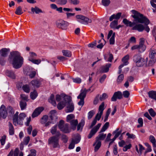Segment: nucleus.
<instances>
[{"mask_svg": "<svg viewBox=\"0 0 156 156\" xmlns=\"http://www.w3.org/2000/svg\"><path fill=\"white\" fill-rule=\"evenodd\" d=\"M9 62L16 69L20 68L22 66L24 59L21 53L17 51H13L10 52L8 59Z\"/></svg>", "mask_w": 156, "mask_h": 156, "instance_id": "obj_1", "label": "nucleus"}, {"mask_svg": "<svg viewBox=\"0 0 156 156\" xmlns=\"http://www.w3.org/2000/svg\"><path fill=\"white\" fill-rule=\"evenodd\" d=\"M131 12L133 14L132 16L135 19V21H136L140 23H144L146 26L144 27V30L147 32H148L150 30L149 27L147 26L150 23L148 19L143 14L135 10H132Z\"/></svg>", "mask_w": 156, "mask_h": 156, "instance_id": "obj_2", "label": "nucleus"}, {"mask_svg": "<svg viewBox=\"0 0 156 156\" xmlns=\"http://www.w3.org/2000/svg\"><path fill=\"white\" fill-rule=\"evenodd\" d=\"M133 60L136 63V66L140 67L144 66L146 62L145 59L141 55L136 54L133 56Z\"/></svg>", "mask_w": 156, "mask_h": 156, "instance_id": "obj_3", "label": "nucleus"}, {"mask_svg": "<svg viewBox=\"0 0 156 156\" xmlns=\"http://www.w3.org/2000/svg\"><path fill=\"white\" fill-rule=\"evenodd\" d=\"M63 98L65 102L68 103L66 112H72L74 110V106L73 103L72 102L70 97L64 95Z\"/></svg>", "mask_w": 156, "mask_h": 156, "instance_id": "obj_4", "label": "nucleus"}, {"mask_svg": "<svg viewBox=\"0 0 156 156\" xmlns=\"http://www.w3.org/2000/svg\"><path fill=\"white\" fill-rule=\"evenodd\" d=\"M58 126L60 130L64 133H68L71 131L69 124L68 123L64 124V121L63 120L60 121Z\"/></svg>", "mask_w": 156, "mask_h": 156, "instance_id": "obj_5", "label": "nucleus"}, {"mask_svg": "<svg viewBox=\"0 0 156 156\" xmlns=\"http://www.w3.org/2000/svg\"><path fill=\"white\" fill-rule=\"evenodd\" d=\"M58 137L54 136L49 138L48 144L51 145L53 148L59 147Z\"/></svg>", "mask_w": 156, "mask_h": 156, "instance_id": "obj_6", "label": "nucleus"}, {"mask_svg": "<svg viewBox=\"0 0 156 156\" xmlns=\"http://www.w3.org/2000/svg\"><path fill=\"white\" fill-rule=\"evenodd\" d=\"M56 27L62 30H66L69 25V23L62 20H57L56 22Z\"/></svg>", "mask_w": 156, "mask_h": 156, "instance_id": "obj_7", "label": "nucleus"}, {"mask_svg": "<svg viewBox=\"0 0 156 156\" xmlns=\"http://www.w3.org/2000/svg\"><path fill=\"white\" fill-rule=\"evenodd\" d=\"M76 17V19L81 20L78 21L81 23L88 24L89 23H91L92 22L91 19L81 15H77Z\"/></svg>", "mask_w": 156, "mask_h": 156, "instance_id": "obj_8", "label": "nucleus"}, {"mask_svg": "<svg viewBox=\"0 0 156 156\" xmlns=\"http://www.w3.org/2000/svg\"><path fill=\"white\" fill-rule=\"evenodd\" d=\"M105 104L102 102L98 108V112L96 115L95 119L99 121L100 120L101 116L103 114V111L105 109Z\"/></svg>", "mask_w": 156, "mask_h": 156, "instance_id": "obj_9", "label": "nucleus"}, {"mask_svg": "<svg viewBox=\"0 0 156 156\" xmlns=\"http://www.w3.org/2000/svg\"><path fill=\"white\" fill-rule=\"evenodd\" d=\"M101 125V123H98L90 130V133L87 136L88 139H90L95 134L98 130Z\"/></svg>", "mask_w": 156, "mask_h": 156, "instance_id": "obj_10", "label": "nucleus"}, {"mask_svg": "<svg viewBox=\"0 0 156 156\" xmlns=\"http://www.w3.org/2000/svg\"><path fill=\"white\" fill-rule=\"evenodd\" d=\"M44 110V108L42 107H39L36 108L32 115V117L34 118L37 116Z\"/></svg>", "mask_w": 156, "mask_h": 156, "instance_id": "obj_11", "label": "nucleus"}, {"mask_svg": "<svg viewBox=\"0 0 156 156\" xmlns=\"http://www.w3.org/2000/svg\"><path fill=\"white\" fill-rule=\"evenodd\" d=\"M111 63H107L105 65L102 66L100 68V71L101 73H105L108 72L109 70V68L111 67Z\"/></svg>", "mask_w": 156, "mask_h": 156, "instance_id": "obj_12", "label": "nucleus"}, {"mask_svg": "<svg viewBox=\"0 0 156 156\" xmlns=\"http://www.w3.org/2000/svg\"><path fill=\"white\" fill-rule=\"evenodd\" d=\"M122 98V92L118 91L114 93L112 98L111 100L112 101H116L117 99H120Z\"/></svg>", "mask_w": 156, "mask_h": 156, "instance_id": "obj_13", "label": "nucleus"}, {"mask_svg": "<svg viewBox=\"0 0 156 156\" xmlns=\"http://www.w3.org/2000/svg\"><path fill=\"white\" fill-rule=\"evenodd\" d=\"M7 114L5 106L4 105H2L0 108V116L3 119H5L7 117Z\"/></svg>", "mask_w": 156, "mask_h": 156, "instance_id": "obj_14", "label": "nucleus"}, {"mask_svg": "<svg viewBox=\"0 0 156 156\" xmlns=\"http://www.w3.org/2000/svg\"><path fill=\"white\" fill-rule=\"evenodd\" d=\"M10 52V49L7 48H2L0 50V55L3 58L7 57Z\"/></svg>", "mask_w": 156, "mask_h": 156, "instance_id": "obj_15", "label": "nucleus"}, {"mask_svg": "<svg viewBox=\"0 0 156 156\" xmlns=\"http://www.w3.org/2000/svg\"><path fill=\"white\" fill-rule=\"evenodd\" d=\"M49 118L52 121V122H56L57 119L56 112L55 110H52L50 112Z\"/></svg>", "mask_w": 156, "mask_h": 156, "instance_id": "obj_16", "label": "nucleus"}, {"mask_svg": "<svg viewBox=\"0 0 156 156\" xmlns=\"http://www.w3.org/2000/svg\"><path fill=\"white\" fill-rule=\"evenodd\" d=\"M57 126L55 125L53 126L51 130V133L52 135L55 134V136H59L61 135V133L59 131H57Z\"/></svg>", "mask_w": 156, "mask_h": 156, "instance_id": "obj_17", "label": "nucleus"}, {"mask_svg": "<svg viewBox=\"0 0 156 156\" xmlns=\"http://www.w3.org/2000/svg\"><path fill=\"white\" fill-rule=\"evenodd\" d=\"M144 29V27L143 25L141 24H136L134 26L132 29L133 30H137L139 32L143 31Z\"/></svg>", "mask_w": 156, "mask_h": 156, "instance_id": "obj_18", "label": "nucleus"}, {"mask_svg": "<svg viewBox=\"0 0 156 156\" xmlns=\"http://www.w3.org/2000/svg\"><path fill=\"white\" fill-rule=\"evenodd\" d=\"M30 84L34 88H38L41 85V83L37 80H34L30 83Z\"/></svg>", "mask_w": 156, "mask_h": 156, "instance_id": "obj_19", "label": "nucleus"}, {"mask_svg": "<svg viewBox=\"0 0 156 156\" xmlns=\"http://www.w3.org/2000/svg\"><path fill=\"white\" fill-rule=\"evenodd\" d=\"M122 13L121 12H118L116 15L113 14L109 18V20L110 21H112L113 19H115L117 20H119L121 16Z\"/></svg>", "mask_w": 156, "mask_h": 156, "instance_id": "obj_20", "label": "nucleus"}, {"mask_svg": "<svg viewBox=\"0 0 156 156\" xmlns=\"http://www.w3.org/2000/svg\"><path fill=\"white\" fill-rule=\"evenodd\" d=\"M31 11L33 13L39 14V13H42V10L38 7L35 6L31 8Z\"/></svg>", "mask_w": 156, "mask_h": 156, "instance_id": "obj_21", "label": "nucleus"}, {"mask_svg": "<svg viewBox=\"0 0 156 156\" xmlns=\"http://www.w3.org/2000/svg\"><path fill=\"white\" fill-rule=\"evenodd\" d=\"M144 38H140L139 44L138 45L140 48L142 49V51H144L146 49V47L144 45Z\"/></svg>", "mask_w": 156, "mask_h": 156, "instance_id": "obj_22", "label": "nucleus"}, {"mask_svg": "<svg viewBox=\"0 0 156 156\" xmlns=\"http://www.w3.org/2000/svg\"><path fill=\"white\" fill-rule=\"evenodd\" d=\"M9 133L10 135H13L14 134V129L12 124L10 122H9Z\"/></svg>", "mask_w": 156, "mask_h": 156, "instance_id": "obj_23", "label": "nucleus"}, {"mask_svg": "<svg viewBox=\"0 0 156 156\" xmlns=\"http://www.w3.org/2000/svg\"><path fill=\"white\" fill-rule=\"evenodd\" d=\"M70 124L72 128L74 130H75L76 128V126L78 124V121L77 119L72 120L70 122Z\"/></svg>", "mask_w": 156, "mask_h": 156, "instance_id": "obj_24", "label": "nucleus"}, {"mask_svg": "<svg viewBox=\"0 0 156 156\" xmlns=\"http://www.w3.org/2000/svg\"><path fill=\"white\" fill-rule=\"evenodd\" d=\"M96 145L94 147V151L95 152L97 151L101 145V141H99L96 140L95 142L93 144V145L94 146Z\"/></svg>", "mask_w": 156, "mask_h": 156, "instance_id": "obj_25", "label": "nucleus"}, {"mask_svg": "<svg viewBox=\"0 0 156 156\" xmlns=\"http://www.w3.org/2000/svg\"><path fill=\"white\" fill-rule=\"evenodd\" d=\"M125 65L124 63L121 65L119 67V71L118 72V74H119L118 78H123L124 77V75L123 73L121 74L122 71L121 68Z\"/></svg>", "mask_w": 156, "mask_h": 156, "instance_id": "obj_26", "label": "nucleus"}, {"mask_svg": "<svg viewBox=\"0 0 156 156\" xmlns=\"http://www.w3.org/2000/svg\"><path fill=\"white\" fill-rule=\"evenodd\" d=\"M125 65L124 63L121 65L119 67V71L118 72V74H119L118 78H123L124 77V75L123 73L121 74L122 71L121 68Z\"/></svg>", "mask_w": 156, "mask_h": 156, "instance_id": "obj_27", "label": "nucleus"}, {"mask_svg": "<svg viewBox=\"0 0 156 156\" xmlns=\"http://www.w3.org/2000/svg\"><path fill=\"white\" fill-rule=\"evenodd\" d=\"M148 93L150 98L156 100V91H149Z\"/></svg>", "mask_w": 156, "mask_h": 156, "instance_id": "obj_28", "label": "nucleus"}, {"mask_svg": "<svg viewBox=\"0 0 156 156\" xmlns=\"http://www.w3.org/2000/svg\"><path fill=\"white\" fill-rule=\"evenodd\" d=\"M5 74L9 77L13 78L16 77L14 73L12 71L6 70L5 72Z\"/></svg>", "mask_w": 156, "mask_h": 156, "instance_id": "obj_29", "label": "nucleus"}, {"mask_svg": "<svg viewBox=\"0 0 156 156\" xmlns=\"http://www.w3.org/2000/svg\"><path fill=\"white\" fill-rule=\"evenodd\" d=\"M150 51L149 57L151 58H154L156 54V49L152 48Z\"/></svg>", "mask_w": 156, "mask_h": 156, "instance_id": "obj_30", "label": "nucleus"}, {"mask_svg": "<svg viewBox=\"0 0 156 156\" xmlns=\"http://www.w3.org/2000/svg\"><path fill=\"white\" fill-rule=\"evenodd\" d=\"M48 101L51 103L53 105L55 106L56 103L55 99L54 96L53 94L51 95L50 98L48 100Z\"/></svg>", "mask_w": 156, "mask_h": 156, "instance_id": "obj_31", "label": "nucleus"}, {"mask_svg": "<svg viewBox=\"0 0 156 156\" xmlns=\"http://www.w3.org/2000/svg\"><path fill=\"white\" fill-rule=\"evenodd\" d=\"M26 102L23 100H21L20 101V105L21 110H23L26 108L27 105Z\"/></svg>", "mask_w": 156, "mask_h": 156, "instance_id": "obj_32", "label": "nucleus"}, {"mask_svg": "<svg viewBox=\"0 0 156 156\" xmlns=\"http://www.w3.org/2000/svg\"><path fill=\"white\" fill-rule=\"evenodd\" d=\"M56 77H60V78H64V77H70L68 74H62L61 73H57L55 74Z\"/></svg>", "mask_w": 156, "mask_h": 156, "instance_id": "obj_33", "label": "nucleus"}, {"mask_svg": "<svg viewBox=\"0 0 156 156\" xmlns=\"http://www.w3.org/2000/svg\"><path fill=\"white\" fill-rule=\"evenodd\" d=\"M85 124V120L84 119H81L80 122L78 125L77 126V130H79L80 129H82Z\"/></svg>", "mask_w": 156, "mask_h": 156, "instance_id": "obj_34", "label": "nucleus"}, {"mask_svg": "<svg viewBox=\"0 0 156 156\" xmlns=\"http://www.w3.org/2000/svg\"><path fill=\"white\" fill-rule=\"evenodd\" d=\"M149 140L152 144L153 147L155 148L156 147V141L154 136L152 135H150L149 137Z\"/></svg>", "mask_w": 156, "mask_h": 156, "instance_id": "obj_35", "label": "nucleus"}, {"mask_svg": "<svg viewBox=\"0 0 156 156\" xmlns=\"http://www.w3.org/2000/svg\"><path fill=\"white\" fill-rule=\"evenodd\" d=\"M106 136V134H104L103 133H100L96 137V140H98V141H101V140H104Z\"/></svg>", "mask_w": 156, "mask_h": 156, "instance_id": "obj_36", "label": "nucleus"}, {"mask_svg": "<svg viewBox=\"0 0 156 156\" xmlns=\"http://www.w3.org/2000/svg\"><path fill=\"white\" fill-rule=\"evenodd\" d=\"M15 13L17 15H21L23 13L22 8L21 6H20L16 8Z\"/></svg>", "mask_w": 156, "mask_h": 156, "instance_id": "obj_37", "label": "nucleus"}, {"mask_svg": "<svg viewBox=\"0 0 156 156\" xmlns=\"http://www.w3.org/2000/svg\"><path fill=\"white\" fill-rule=\"evenodd\" d=\"M118 24V20H114L110 24V27L111 28L113 29H115Z\"/></svg>", "mask_w": 156, "mask_h": 156, "instance_id": "obj_38", "label": "nucleus"}, {"mask_svg": "<svg viewBox=\"0 0 156 156\" xmlns=\"http://www.w3.org/2000/svg\"><path fill=\"white\" fill-rule=\"evenodd\" d=\"M65 101L59 102L57 105V108L59 110L62 109L66 105Z\"/></svg>", "mask_w": 156, "mask_h": 156, "instance_id": "obj_39", "label": "nucleus"}, {"mask_svg": "<svg viewBox=\"0 0 156 156\" xmlns=\"http://www.w3.org/2000/svg\"><path fill=\"white\" fill-rule=\"evenodd\" d=\"M109 126V123L108 122H106L104 125L101 130L100 133L105 131L108 127Z\"/></svg>", "mask_w": 156, "mask_h": 156, "instance_id": "obj_40", "label": "nucleus"}, {"mask_svg": "<svg viewBox=\"0 0 156 156\" xmlns=\"http://www.w3.org/2000/svg\"><path fill=\"white\" fill-rule=\"evenodd\" d=\"M22 89L23 91L26 93H29L30 91V88L29 86L27 84L23 85L22 87Z\"/></svg>", "mask_w": 156, "mask_h": 156, "instance_id": "obj_41", "label": "nucleus"}, {"mask_svg": "<svg viewBox=\"0 0 156 156\" xmlns=\"http://www.w3.org/2000/svg\"><path fill=\"white\" fill-rule=\"evenodd\" d=\"M129 56L128 55L125 56L122 59V61L124 63L125 65H126L128 64V60L129 59Z\"/></svg>", "mask_w": 156, "mask_h": 156, "instance_id": "obj_42", "label": "nucleus"}, {"mask_svg": "<svg viewBox=\"0 0 156 156\" xmlns=\"http://www.w3.org/2000/svg\"><path fill=\"white\" fill-rule=\"evenodd\" d=\"M37 96V93L35 90H34L33 92H31L30 93V96L32 100L35 99Z\"/></svg>", "mask_w": 156, "mask_h": 156, "instance_id": "obj_43", "label": "nucleus"}, {"mask_svg": "<svg viewBox=\"0 0 156 156\" xmlns=\"http://www.w3.org/2000/svg\"><path fill=\"white\" fill-rule=\"evenodd\" d=\"M131 49L132 50H134L137 49L138 50V51L140 53H141L143 51H142V49L140 47V46L138 45H135L133 46L131 48Z\"/></svg>", "mask_w": 156, "mask_h": 156, "instance_id": "obj_44", "label": "nucleus"}, {"mask_svg": "<svg viewBox=\"0 0 156 156\" xmlns=\"http://www.w3.org/2000/svg\"><path fill=\"white\" fill-rule=\"evenodd\" d=\"M86 93H85V91H83L81 92L79 95L77 97L78 99H83L84 100V98L86 96Z\"/></svg>", "mask_w": 156, "mask_h": 156, "instance_id": "obj_45", "label": "nucleus"}, {"mask_svg": "<svg viewBox=\"0 0 156 156\" xmlns=\"http://www.w3.org/2000/svg\"><path fill=\"white\" fill-rule=\"evenodd\" d=\"M80 139L81 137L79 135H77L76 136L75 138L73 139L72 141H74L73 143L75 144H77L80 142Z\"/></svg>", "mask_w": 156, "mask_h": 156, "instance_id": "obj_46", "label": "nucleus"}, {"mask_svg": "<svg viewBox=\"0 0 156 156\" xmlns=\"http://www.w3.org/2000/svg\"><path fill=\"white\" fill-rule=\"evenodd\" d=\"M62 52L63 55L66 56L71 57V53L69 51L63 50L62 51Z\"/></svg>", "mask_w": 156, "mask_h": 156, "instance_id": "obj_47", "label": "nucleus"}, {"mask_svg": "<svg viewBox=\"0 0 156 156\" xmlns=\"http://www.w3.org/2000/svg\"><path fill=\"white\" fill-rule=\"evenodd\" d=\"M48 116L47 115H45L43 116L41 118V123L43 124H44L48 121Z\"/></svg>", "mask_w": 156, "mask_h": 156, "instance_id": "obj_48", "label": "nucleus"}, {"mask_svg": "<svg viewBox=\"0 0 156 156\" xmlns=\"http://www.w3.org/2000/svg\"><path fill=\"white\" fill-rule=\"evenodd\" d=\"M29 60L31 62L37 65L40 64L41 62V61L40 59H31L30 58H29Z\"/></svg>", "mask_w": 156, "mask_h": 156, "instance_id": "obj_49", "label": "nucleus"}, {"mask_svg": "<svg viewBox=\"0 0 156 156\" xmlns=\"http://www.w3.org/2000/svg\"><path fill=\"white\" fill-rule=\"evenodd\" d=\"M108 98V94L105 93L103 94L101 96L99 97L100 100L102 101Z\"/></svg>", "mask_w": 156, "mask_h": 156, "instance_id": "obj_50", "label": "nucleus"}, {"mask_svg": "<svg viewBox=\"0 0 156 156\" xmlns=\"http://www.w3.org/2000/svg\"><path fill=\"white\" fill-rule=\"evenodd\" d=\"M123 23L127 26L131 27V22L129 21L126 19H124L123 20Z\"/></svg>", "mask_w": 156, "mask_h": 156, "instance_id": "obj_51", "label": "nucleus"}, {"mask_svg": "<svg viewBox=\"0 0 156 156\" xmlns=\"http://www.w3.org/2000/svg\"><path fill=\"white\" fill-rule=\"evenodd\" d=\"M101 3L104 6H108L110 3V0H102Z\"/></svg>", "mask_w": 156, "mask_h": 156, "instance_id": "obj_52", "label": "nucleus"}, {"mask_svg": "<svg viewBox=\"0 0 156 156\" xmlns=\"http://www.w3.org/2000/svg\"><path fill=\"white\" fill-rule=\"evenodd\" d=\"M75 118V116L73 114H70L68 115L66 117L67 121L69 122V121Z\"/></svg>", "mask_w": 156, "mask_h": 156, "instance_id": "obj_53", "label": "nucleus"}, {"mask_svg": "<svg viewBox=\"0 0 156 156\" xmlns=\"http://www.w3.org/2000/svg\"><path fill=\"white\" fill-rule=\"evenodd\" d=\"M119 129V128H117L115 131L113 132L114 133H115V135L114 136H115L116 138L119 136L121 134L122 132V130H120L119 131H118Z\"/></svg>", "mask_w": 156, "mask_h": 156, "instance_id": "obj_54", "label": "nucleus"}, {"mask_svg": "<svg viewBox=\"0 0 156 156\" xmlns=\"http://www.w3.org/2000/svg\"><path fill=\"white\" fill-rule=\"evenodd\" d=\"M94 114L95 112L93 110L90 111L88 113V119H90L94 115Z\"/></svg>", "mask_w": 156, "mask_h": 156, "instance_id": "obj_55", "label": "nucleus"}, {"mask_svg": "<svg viewBox=\"0 0 156 156\" xmlns=\"http://www.w3.org/2000/svg\"><path fill=\"white\" fill-rule=\"evenodd\" d=\"M67 0H58L57 2V4L61 5H65L67 2Z\"/></svg>", "mask_w": 156, "mask_h": 156, "instance_id": "obj_56", "label": "nucleus"}, {"mask_svg": "<svg viewBox=\"0 0 156 156\" xmlns=\"http://www.w3.org/2000/svg\"><path fill=\"white\" fill-rule=\"evenodd\" d=\"M99 95L98 94L94 99L93 101V104L94 105L97 104L99 101Z\"/></svg>", "mask_w": 156, "mask_h": 156, "instance_id": "obj_57", "label": "nucleus"}, {"mask_svg": "<svg viewBox=\"0 0 156 156\" xmlns=\"http://www.w3.org/2000/svg\"><path fill=\"white\" fill-rule=\"evenodd\" d=\"M138 122L139 125H138L137 126V127L138 128H140L141 127L143 126V119L141 118H139L138 120Z\"/></svg>", "mask_w": 156, "mask_h": 156, "instance_id": "obj_58", "label": "nucleus"}, {"mask_svg": "<svg viewBox=\"0 0 156 156\" xmlns=\"http://www.w3.org/2000/svg\"><path fill=\"white\" fill-rule=\"evenodd\" d=\"M126 135L128 136V138L129 139H134L136 138L135 135L133 134L129 133H126Z\"/></svg>", "mask_w": 156, "mask_h": 156, "instance_id": "obj_59", "label": "nucleus"}, {"mask_svg": "<svg viewBox=\"0 0 156 156\" xmlns=\"http://www.w3.org/2000/svg\"><path fill=\"white\" fill-rule=\"evenodd\" d=\"M6 138V136L5 135H4L2 137L0 140L2 145L3 146L5 144Z\"/></svg>", "mask_w": 156, "mask_h": 156, "instance_id": "obj_60", "label": "nucleus"}, {"mask_svg": "<svg viewBox=\"0 0 156 156\" xmlns=\"http://www.w3.org/2000/svg\"><path fill=\"white\" fill-rule=\"evenodd\" d=\"M18 116H17V115L15 114L13 117V124L15 125H16V124L18 123Z\"/></svg>", "mask_w": 156, "mask_h": 156, "instance_id": "obj_61", "label": "nucleus"}, {"mask_svg": "<svg viewBox=\"0 0 156 156\" xmlns=\"http://www.w3.org/2000/svg\"><path fill=\"white\" fill-rule=\"evenodd\" d=\"M36 74V72L35 71H33L30 72L29 75L30 77L31 78H33L35 77Z\"/></svg>", "mask_w": 156, "mask_h": 156, "instance_id": "obj_62", "label": "nucleus"}, {"mask_svg": "<svg viewBox=\"0 0 156 156\" xmlns=\"http://www.w3.org/2000/svg\"><path fill=\"white\" fill-rule=\"evenodd\" d=\"M30 140V137L29 136L25 137L23 140V143L26 145H27L29 143Z\"/></svg>", "mask_w": 156, "mask_h": 156, "instance_id": "obj_63", "label": "nucleus"}, {"mask_svg": "<svg viewBox=\"0 0 156 156\" xmlns=\"http://www.w3.org/2000/svg\"><path fill=\"white\" fill-rule=\"evenodd\" d=\"M148 112L152 117H154L156 115V113L152 108H151L149 109Z\"/></svg>", "mask_w": 156, "mask_h": 156, "instance_id": "obj_64", "label": "nucleus"}]
</instances>
